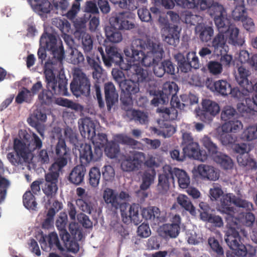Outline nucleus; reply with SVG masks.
<instances>
[{
    "instance_id": "obj_1",
    "label": "nucleus",
    "mask_w": 257,
    "mask_h": 257,
    "mask_svg": "<svg viewBox=\"0 0 257 257\" xmlns=\"http://www.w3.org/2000/svg\"><path fill=\"white\" fill-rule=\"evenodd\" d=\"M160 45L151 39H136L132 42L131 51L124 50L125 55L138 65L152 67L156 76L161 77V50Z\"/></svg>"
},
{
    "instance_id": "obj_2",
    "label": "nucleus",
    "mask_w": 257,
    "mask_h": 257,
    "mask_svg": "<svg viewBox=\"0 0 257 257\" xmlns=\"http://www.w3.org/2000/svg\"><path fill=\"white\" fill-rule=\"evenodd\" d=\"M178 90L177 85L173 81H166L162 88V103L168 102L171 98L170 108L162 107V118L163 120H174L177 118V111L176 108L184 109L185 107L190 105L196 104L198 102V97L192 93L184 94L181 95L182 103H181L176 96Z\"/></svg>"
},
{
    "instance_id": "obj_3",
    "label": "nucleus",
    "mask_w": 257,
    "mask_h": 257,
    "mask_svg": "<svg viewBox=\"0 0 257 257\" xmlns=\"http://www.w3.org/2000/svg\"><path fill=\"white\" fill-rule=\"evenodd\" d=\"M57 33L49 30L45 31L40 39V47L38 50V57L39 59L43 62L46 57V49L52 52L54 60L58 62L60 65H62V61L64 58V50L62 41L59 42L57 39Z\"/></svg>"
},
{
    "instance_id": "obj_4",
    "label": "nucleus",
    "mask_w": 257,
    "mask_h": 257,
    "mask_svg": "<svg viewBox=\"0 0 257 257\" xmlns=\"http://www.w3.org/2000/svg\"><path fill=\"white\" fill-rule=\"evenodd\" d=\"M197 9L205 10L208 9L210 16L213 21L218 32L225 33L232 25L227 16L226 11L223 6L218 3H214L213 0H199Z\"/></svg>"
},
{
    "instance_id": "obj_5",
    "label": "nucleus",
    "mask_w": 257,
    "mask_h": 257,
    "mask_svg": "<svg viewBox=\"0 0 257 257\" xmlns=\"http://www.w3.org/2000/svg\"><path fill=\"white\" fill-rule=\"evenodd\" d=\"M129 14L121 12L112 15L109 18L111 27L105 29L106 40L112 43H117L122 40V36L118 30H130L135 27V24L128 20Z\"/></svg>"
},
{
    "instance_id": "obj_6",
    "label": "nucleus",
    "mask_w": 257,
    "mask_h": 257,
    "mask_svg": "<svg viewBox=\"0 0 257 257\" xmlns=\"http://www.w3.org/2000/svg\"><path fill=\"white\" fill-rule=\"evenodd\" d=\"M54 61H47L44 67V74L46 83V87L52 89L57 95H67V80L62 76H56L54 73Z\"/></svg>"
},
{
    "instance_id": "obj_7",
    "label": "nucleus",
    "mask_w": 257,
    "mask_h": 257,
    "mask_svg": "<svg viewBox=\"0 0 257 257\" xmlns=\"http://www.w3.org/2000/svg\"><path fill=\"white\" fill-rule=\"evenodd\" d=\"M162 172V194L166 193L169 189V182H173L174 178L177 179L179 186L182 189H186L190 184V178L185 171L170 165H165Z\"/></svg>"
},
{
    "instance_id": "obj_8",
    "label": "nucleus",
    "mask_w": 257,
    "mask_h": 257,
    "mask_svg": "<svg viewBox=\"0 0 257 257\" xmlns=\"http://www.w3.org/2000/svg\"><path fill=\"white\" fill-rule=\"evenodd\" d=\"M226 226L227 229L225 231L224 239L227 245L236 255L245 256L247 249L241 241L239 229L236 228V222L234 224H232L229 219Z\"/></svg>"
},
{
    "instance_id": "obj_9",
    "label": "nucleus",
    "mask_w": 257,
    "mask_h": 257,
    "mask_svg": "<svg viewBox=\"0 0 257 257\" xmlns=\"http://www.w3.org/2000/svg\"><path fill=\"white\" fill-rule=\"evenodd\" d=\"M80 132L84 138L90 139L96 147H99L102 149L109 143L107 135L104 133H95V125L90 118H84L82 120L81 124L79 125Z\"/></svg>"
},
{
    "instance_id": "obj_10",
    "label": "nucleus",
    "mask_w": 257,
    "mask_h": 257,
    "mask_svg": "<svg viewBox=\"0 0 257 257\" xmlns=\"http://www.w3.org/2000/svg\"><path fill=\"white\" fill-rule=\"evenodd\" d=\"M201 143L207 150L209 154L213 160L224 170H231L233 167V162L231 158L218 151L217 145L214 144L211 139L207 136H204L201 139Z\"/></svg>"
},
{
    "instance_id": "obj_11",
    "label": "nucleus",
    "mask_w": 257,
    "mask_h": 257,
    "mask_svg": "<svg viewBox=\"0 0 257 257\" xmlns=\"http://www.w3.org/2000/svg\"><path fill=\"white\" fill-rule=\"evenodd\" d=\"M91 83L89 79L80 68L74 70L73 79L70 84V89L76 96H88L90 94Z\"/></svg>"
},
{
    "instance_id": "obj_12",
    "label": "nucleus",
    "mask_w": 257,
    "mask_h": 257,
    "mask_svg": "<svg viewBox=\"0 0 257 257\" xmlns=\"http://www.w3.org/2000/svg\"><path fill=\"white\" fill-rule=\"evenodd\" d=\"M117 143L110 141L104 148L106 155L110 159L116 158L120 153V147L118 143L127 145L133 149H136L140 143L135 139L123 134L117 135L115 138Z\"/></svg>"
},
{
    "instance_id": "obj_13",
    "label": "nucleus",
    "mask_w": 257,
    "mask_h": 257,
    "mask_svg": "<svg viewBox=\"0 0 257 257\" xmlns=\"http://www.w3.org/2000/svg\"><path fill=\"white\" fill-rule=\"evenodd\" d=\"M201 109H195L196 114L200 120L204 122H210L220 111L217 103L210 99H204L201 102Z\"/></svg>"
},
{
    "instance_id": "obj_14",
    "label": "nucleus",
    "mask_w": 257,
    "mask_h": 257,
    "mask_svg": "<svg viewBox=\"0 0 257 257\" xmlns=\"http://www.w3.org/2000/svg\"><path fill=\"white\" fill-rule=\"evenodd\" d=\"M106 55H102V60L106 66L110 67L112 64L118 66L121 70H127L131 66L123 62V57L114 46L105 47Z\"/></svg>"
},
{
    "instance_id": "obj_15",
    "label": "nucleus",
    "mask_w": 257,
    "mask_h": 257,
    "mask_svg": "<svg viewBox=\"0 0 257 257\" xmlns=\"http://www.w3.org/2000/svg\"><path fill=\"white\" fill-rule=\"evenodd\" d=\"M80 161L82 164L87 165L90 162L99 161L102 156V150L99 147H93L86 143L82 144L79 149Z\"/></svg>"
},
{
    "instance_id": "obj_16",
    "label": "nucleus",
    "mask_w": 257,
    "mask_h": 257,
    "mask_svg": "<svg viewBox=\"0 0 257 257\" xmlns=\"http://www.w3.org/2000/svg\"><path fill=\"white\" fill-rule=\"evenodd\" d=\"M58 174L57 173H48L45 175L46 182L42 190L49 199H52L56 194L58 190Z\"/></svg>"
},
{
    "instance_id": "obj_17",
    "label": "nucleus",
    "mask_w": 257,
    "mask_h": 257,
    "mask_svg": "<svg viewBox=\"0 0 257 257\" xmlns=\"http://www.w3.org/2000/svg\"><path fill=\"white\" fill-rule=\"evenodd\" d=\"M39 241L43 250H50L53 248H57L61 251L64 250L58 235L55 232H51L48 236L42 234Z\"/></svg>"
},
{
    "instance_id": "obj_18",
    "label": "nucleus",
    "mask_w": 257,
    "mask_h": 257,
    "mask_svg": "<svg viewBox=\"0 0 257 257\" xmlns=\"http://www.w3.org/2000/svg\"><path fill=\"white\" fill-rule=\"evenodd\" d=\"M229 219L232 224H234L235 222H236L237 229H239L238 222H240L246 226L250 227L253 225L255 221V216L254 214L250 212H242L238 215H236L234 212L231 216H228L227 217V222ZM240 231L243 235H246V232L243 229H240Z\"/></svg>"
},
{
    "instance_id": "obj_19",
    "label": "nucleus",
    "mask_w": 257,
    "mask_h": 257,
    "mask_svg": "<svg viewBox=\"0 0 257 257\" xmlns=\"http://www.w3.org/2000/svg\"><path fill=\"white\" fill-rule=\"evenodd\" d=\"M250 74V72L248 69L242 66H239L235 75V80L240 86H246L249 90L256 89L257 81H249L248 77Z\"/></svg>"
},
{
    "instance_id": "obj_20",
    "label": "nucleus",
    "mask_w": 257,
    "mask_h": 257,
    "mask_svg": "<svg viewBox=\"0 0 257 257\" xmlns=\"http://www.w3.org/2000/svg\"><path fill=\"white\" fill-rule=\"evenodd\" d=\"M183 150L184 155L190 158H192L201 162H204L207 160V156L206 153L200 150L199 146L196 142H194L190 145L183 147Z\"/></svg>"
},
{
    "instance_id": "obj_21",
    "label": "nucleus",
    "mask_w": 257,
    "mask_h": 257,
    "mask_svg": "<svg viewBox=\"0 0 257 257\" xmlns=\"http://www.w3.org/2000/svg\"><path fill=\"white\" fill-rule=\"evenodd\" d=\"M196 172L200 177L205 180L216 181L219 177V173L214 167L200 164L197 167Z\"/></svg>"
},
{
    "instance_id": "obj_22",
    "label": "nucleus",
    "mask_w": 257,
    "mask_h": 257,
    "mask_svg": "<svg viewBox=\"0 0 257 257\" xmlns=\"http://www.w3.org/2000/svg\"><path fill=\"white\" fill-rule=\"evenodd\" d=\"M105 100L108 111L118 101V95L114 85L111 82L105 83L104 86Z\"/></svg>"
},
{
    "instance_id": "obj_23",
    "label": "nucleus",
    "mask_w": 257,
    "mask_h": 257,
    "mask_svg": "<svg viewBox=\"0 0 257 257\" xmlns=\"http://www.w3.org/2000/svg\"><path fill=\"white\" fill-rule=\"evenodd\" d=\"M199 0H162V6L166 9L174 8L175 3L178 6L184 8L193 9L198 7Z\"/></svg>"
},
{
    "instance_id": "obj_24",
    "label": "nucleus",
    "mask_w": 257,
    "mask_h": 257,
    "mask_svg": "<svg viewBox=\"0 0 257 257\" xmlns=\"http://www.w3.org/2000/svg\"><path fill=\"white\" fill-rule=\"evenodd\" d=\"M103 198L106 204L115 210L120 207L121 202L119 200L118 194L113 189L107 188L103 193Z\"/></svg>"
},
{
    "instance_id": "obj_25",
    "label": "nucleus",
    "mask_w": 257,
    "mask_h": 257,
    "mask_svg": "<svg viewBox=\"0 0 257 257\" xmlns=\"http://www.w3.org/2000/svg\"><path fill=\"white\" fill-rule=\"evenodd\" d=\"M86 173V168L83 165L76 166L69 174L68 180L76 185H80L84 180Z\"/></svg>"
},
{
    "instance_id": "obj_26",
    "label": "nucleus",
    "mask_w": 257,
    "mask_h": 257,
    "mask_svg": "<svg viewBox=\"0 0 257 257\" xmlns=\"http://www.w3.org/2000/svg\"><path fill=\"white\" fill-rule=\"evenodd\" d=\"M14 150L15 153L22 157L25 162L29 161L31 150L23 140L17 138L14 139Z\"/></svg>"
},
{
    "instance_id": "obj_27",
    "label": "nucleus",
    "mask_w": 257,
    "mask_h": 257,
    "mask_svg": "<svg viewBox=\"0 0 257 257\" xmlns=\"http://www.w3.org/2000/svg\"><path fill=\"white\" fill-rule=\"evenodd\" d=\"M92 72L93 78L96 80V83L94 84V87L95 90L96 97L99 106L100 108H102L104 106V102L103 101L101 90L100 86L98 81L101 78L102 73V68L100 66H97V67L93 69Z\"/></svg>"
},
{
    "instance_id": "obj_28",
    "label": "nucleus",
    "mask_w": 257,
    "mask_h": 257,
    "mask_svg": "<svg viewBox=\"0 0 257 257\" xmlns=\"http://www.w3.org/2000/svg\"><path fill=\"white\" fill-rule=\"evenodd\" d=\"M228 42L234 46H241L245 42L244 38L239 34V30L232 25L227 31Z\"/></svg>"
},
{
    "instance_id": "obj_29",
    "label": "nucleus",
    "mask_w": 257,
    "mask_h": 257,
    "mask_svg": "<svg viewBox=\"0 0 257 257\" xmlns=\"http://www.w3.org/2000/svg\"><path fill=\"white\" fill-rule=\"evenodd\" d=\"M31 3L34 10L40 16L50 13L52 9L49 0H32Z\"/></svg>"
},
{
    "instance_id": "obj_30",
    "label": "nucleus",
    "mask_w": 257,
    "mask_h": 257,
    "mask_svg": "<svg viewBox=\"0 0 257 257\" xmlns=\"http://www.w3.org/2000/svg\"><path fill=\"white\" fill-rule=\"evenodd\" d=\"M195 32L201 42H207L213 35L214 30L212 27L199 24L195 27Z\"/></svg>"
},
{
    "instance_id": "obj_31",
    "label": "nucleus",
    "mask_w": 257,
    "mask_h": 257,
    "mask_svg": "<svg viewBox=\"0 0 257 257\" xmlns=\"http://www.w3.org/2000/svg\"><path fill=\"white\" fill-rule=\"evenodd\" d=\"M235 198L236 196L233 194L227 193L223 194L220 198V205L223 209V211L228 214V216H231L235 212L234 208L230 206L232 203L233 204V200Z\"/></svg>"
},
{
    "instance_id": "obj_32",
    "label": "nucleus",
    "mask_w": 257,
    "mask_h": 257,
    "mask_svg": "<svg viewBox=\"0 0 257 257\" xmlns=\"http://www.w3.org/2000/svg\"><path fill=\"white\" fill-rule=\"evenodd\" d=\"M223 34L219 32L212 41V46L217 55L223 54V51L226 52L227 46Z\"/></svg>"
},
{
    "instance_id": "obj_33",
    "label": "nucleus",
    "mask_w": 257,
    "mask_h": 257,
    "mask_svg": "<svg viewBox=\"0 0 257 257\" xmlns=\"http://www.w3.org/2000/svg\"><path fill=\"white\" fill-rule=\"evenodd\" d=\"M76 203L83 212L89 214H92L96 210V206L91 196L83 199H76Z\"/></svg>"
},
{
    "instance_id": "obj_34",
    "label": "nucleus",
    "mask_w": 257,
    "mask_h": 257,
    "mask_svg": "<svg viewBox=\"0 0 257 257\" xmlns=\"http://www.w3.org/2000/svg\"><path fill=\"white\" fill-rule=\"evenodd\" d=\"M180 32L178 27L174 25L169 27L168 34L165 36L164 41L170 45L176 46L179 42Z\"/></svg>"
},
{
    "instance_id": "obj_35",
    "label": "nucleus",
    "mask_w": 257,
    "mask_h": 257,
    "mask_svg": "<svg viewBox=\"0 0 257 257\" xmlns=\"http://www.w3.org/2000/svg\"><path fill=\"white\" fill-rule=\"evenodd\" d=\"M243 127L242 122L237 118H234L225 121L221 126V130L224 133H236Z\"/></svg>"
},
{
    "instance_id": "obj_36",
    "label": "nucleus",
    "mask_w": 257,
    "mask_h": 257,
    "mask_svg": "<svg viewBox=\"0 0 257 257\" xmlns=\"http://www.w3.org/2000/svg\"><path fill=\"white\" fill-rule=\"evenodd\" d=\"M127 65L131 66L130 68L127 70H134L135 73L133 74V77L137 79V83L147 81L148 78V73L146 70H145L141 67L138 66V65L133 63H127Z\"/></svg>"
},
{
    "instance_id": "obj_37",
    "label": "nucleus",
    "mask_w": 257,
    "mask_h": 257,
    "mask_svg": "<svg viewBox=\"0 0 257 257\" xmlns=\"http://www.w3.org/2000/svg\"><path fill=\"white\" fill-rule=\"evenodd\" d=\"M121 92L135 94L139 90V83L130 79H125L119 86Z\"/></svg>"
},
{
    "instance_id": "obj_38",
    "label": "nucleus",
    "mask_w": 257,
    "mask_h": 257,
    "mask_svg": "<svg viewBox=\"0 0 257 257\" xmlns=\"http://www.w3.org/2000/svg\"><path fill=\"white\" fill-rule=\"evenodd\" d=\"M240 139L243 141L250 142L257 139V124L246 127L242 131Z\"/></svg>"
},
{
    "instance_id": "obj_39",
    "label": "nucleus",
    "mask_w": 257,
    "mask_h": 257,
    "mask_svg": "<svg viewBox=\"0 0 257 257\" xmlns=\"http://www.w3.org/2000/svg\"><path fill=\"white\" fill-rule=\"evenodd\" d=\"M177 200L178 203L186 210L189 211L192 215H196V212L195 208L187 196L180 194L178 196Z\"/></svg>"
},
{
    "instance_id": "obj_40",
    "label": "nucleus",
    "mask_w": 257,
    "mask_h": 257,
    "mask_svg": "<svg viewBox=\"0 0 257 257\" xmlns=\"http://www.w3.org/2000/svg\"><path fill=\"white\" fill-rule=\"evenodd\" d=\"M155 175L156 172L154 169H150L146 170L143 176V182L140 186L141 190L145 191L149 188L153 182Z\"/></svg>"
},
{
    "instance_id": "obj_41",
    "label": "nucleus",
    "mask_w": 257,
    "mask_h": 257,
    "mask_svg": "<svg viewBox=\"0 0 257 257\" xmlns=\"http://www.w3.org/2000/svg\"><path fill=\"white\" fill-rule=\"evenodd\" d=\"M230 88V84L224 80H219L213 84L214 90L223 96L227 95L229 93Z\"/></svg>"
},
{
    "instance_id": "obj_42",
    "label": "nucleus",
    "mask_w": 257,
    "mask_h": 257,
    "mask_svg": "<svg viewBox=\"0 0 257 257\" xmlns=\"http://www.w3.org/2000/svg\"><path fill=\"white\" fill-rule=\"evenodd\" d=\"M68 163V156L57 157L54 163L51 165L50 168L49 173H57L59 176V173L62 168L65 167Z\"/></svg>"
},
{
    "instance_id": "obj_43",
    "label": "nucleus",
    "mask_w": 257,
    "mask_h": 257,
    "mask_svg": "<svg viewBox=\"0 0 257 257\" xmlns=\"http://www.w3.org/2000/svg\"><path fill=\"white\" fill-rule=\"evenodd\" d=\"M174 58L177 62L178 67L181 72L187 73L192 68L190 64L186 60V58L181 53H178L174 55Z\"/></svg>"
},
{
    "instance_id": "obj_44",
    "label": "nucleus",
    "mask_w": 257,
    "mask_h": 257,
    "mask_svg": "<svg viewBox=\"0 0 257 257\" xmlns=\"http://www.w3.org/2000/svg\"><path fill=\"white\" fill-rule=\"evenodd\" d=\"M241 90L239 89L238 88H230V91L229 94H230L231 96L238 100H242L248 98L249 93L253 92V90H249L247 89L246 86H241Z\"/></svg>"
},
{
    "instance_id": "obj_45",
    "label": "nucleus",
    "mask_w": 257,
    "mask_h": 257,
    "mask_svg": "<svg viewBox=\"0 0 257 257\" xmlns=\"http://www.w3.org/2000/svg\"><path fill=\"white\" fill-rule=\"evenodd\" d=\"M245 102L238 103L237 105L238 111L242 116L250 114L254 109L249 98H245Z\"/></svg>"
},
{
    "instance_id": "obj_46",
    "label": "nucleus",
    "mask_w": 257,
    "mask_h": 257,
    "mask_svg": "<svg viewBox=\"0 0 257 257\" xmlns=\"http://www.w3.org/2000/svg\"><path fill=\"white\" fill-rule=\"evenodd\" d=\"M101 173L99 169L96 167H92L89 172L88 183L92 187H96L100 179Z\"/></svg>"
},
{
    "instance_id": "obj_47",
    "label": "nucleus",
    "mask_w": 257,
    "mask_h": 257,
    "mask_svg": "<svg viewBox=\"0 0 257 257\" xmlns=\"http://www.w3.org/2000/svg\"><path fill=\"white\" fill-rule=\"evenodd\" d=\"M237 161L240 166L246 167V170L253 169L256 168V162L251 158H249L247 155L245 156L238 155L237 157Z\"/></svg>"
},
{
    "instance_id": "obj_48",
    "label": "nucleus",
    "mask_w": 257,
    "mask_h": 257,
    "mask_svg": "<svg viewBox=\"0 0 257 257\" xmlns=\"http://www.w3.org/2000/svg\"><path fill=\"white\" fill-rule=\"evenodd\" d=\"M81 37V43L82 48L84 53H90L93 49V40L91 36L85 32H82L80 34Z\"/></svg>"
},
{
    "instance_id": "obj_49",
    "label": "nucleus",
    "mask_w": 257,
    "mask_h": 257,
    "mask_svg": "<svg viewBox=\"0 0 257 257\" xmlns=\"http://www.w3.org/2000/svg\"><path fill=\"white\" fill-rule=\"evenodd\" d=\"M162 229L166 235L175 238L179 233L180 226L177 224H166L162 226Z\"/></svg>"
},
{
    "instance_id": "obj_50",
    "label": "nucleus",
    "mask_w": 257,
    "mask_h": 257,
    "mask_svg": "<svg viewBox=\"0 0 257 257\" xmlns=\"http://www.w3.org/2000/svg\"><path fill=\"white\" fill-rule=\"evenodd\" d=\"M132 95V94L123 92H121L120 99L122 103L121 108L127 112L132 110L133 100Z\"/></svg>"
},
{
    "instance_id": "obj_51",
    "label": "nucleus",
    "mask_w": 257,
    "mask_h": 257,
    "mask_svg": "<svg viewBox=\"0 0 257 257\" xmlns=\"http://www.w3.org/2000/svg\"><path fill=\"white\" fill-rule=\"evenodd\" d=\"M120 166L121 169L126 172L133 171L138 169L139 167L130 156H124V159L122 160Z\"/></svg>"
},
{
    "instance_id": "obj_52",
    "label": "nucleus",
    "mask_w": 257,
    "mask_h": 257,
    "mask_svg": "<svg viewBox=\"0 0 257 257\" xmlns=\"http://www.w3.org/2000/svg\"><path fill=\"white\" fill-rule=\"evenodd\" d=\"M114 5H117L121 9L134 11L137 9L138 6L135 0H109Z\"/></svg>"
},
{
    "instance_id": "obj_53",
    "label": "nucleus",
    "mask_w": 257,
    "mask_h": 257,
    "mask_svg": "<svg viewBox=\"0 0 257 257\" xmlns=\"http://www.w3.org/2000/svg\"><path fill=\"white\" fill-rule=\"evenodd\" d=\"M23 204L27 209H35L37 206L35 197L30 191H26L23 195Z\"/></svg>"
},
{
    "instance_id": "obj_54",
    "label": "nucleus",
    "mask_w": 257,
    "mask_h": 257,
    "mask_svg": "<svg viewBox=\"0 0 257 257\" xmlns=\"http://www.w3.org/2000/svg\"><path fill=\"white\" fill-rule=\"evenodd\" d=\"M56 95L52 89H43L38 98L42 104L49 105L53 102V96Z\"/></svg>"
},
{
    "instance_id": "obj_55",
    "label": "nucleus",
    "mask_w": 257,
    "mask_h": 257,
    "mask_svg": "<svg viewBox=\"0 0 257 257\" xmlns=\"http://www.w3.org/2000/svg\"><path fill=\"white\" fill-rule=\"evenodd\" d=\"M64 136L66 141L74 146L75 148L78 147L77 135L71 127H67L64 129Z\"/></svg>"
},
{
    "instance_id": "obj_56",
    "label": "nucleus",
    "mask_w": 257,
    "mask_h": 257,
    "mask_svg": "<svg viewBox=\"0 0 257 257\" xmlns=\"http://www.w3.org/2000/svg\"><path fill=\"white\" fill-rule=\"evenodd\" d=\"M69 60L71 63L74 65H83L84 57L82 53L77 49H72L69 56Z\"/></svg>"
},
{
    "instance_id": "obj_57",
    "label": "nucleus",
    "mask_w": 257,
    "mask_h": 257,
    "mask_svg": "<svg viewBox=\"0 0 257 257\" xmlns=\"http://www.w3.org/2000/svg\"><path fill=\"white\" fill-rule=\"evenodd\" d=\"M184 21L186 24H190L192 25H195L196 24L199 25L202 21V17L193 14L189 11H186L184 13Z\"/></svg>"
},
{
    "instance_id": "obj_58",
    "label": "nucleus",
    "mask_w": 257,
    "mask_h": 257,
    "mask_svg": "<svg viewBox=\"0 0 257 257\" xmlns=\"http://www.w3.org/2000/svg\"><path fill=\"white\" fill-rule=\"evenodd\" d=\"M68 151L65 140L60 138L55 149L56 157L68 156Z\"/></svg>"
},
{
    "instance_id": "obj_59",
    "label": "nucleus",
    "mask_w": 257,
    "mask_h": 257,
    "mask_svg": "<svg viewBox=\"0 0 257 257\" xmlns=\"http://www.w3.org/2000/svg\"><path fill=\"white\" fill-rule=\"evenodd\" d=\"M133 118L136 121H139L142 124H145L148 123L149 118L147 113L140 110L132 109L130 111Z\"/></svg>"
},
{
    "instance_id": "obj_60",
    "label": "nucleus",
    "mask_w": 257,
    "mask_h": 257,
    "mask_svg": "<svg viewBox=\"0 0 257 257\" xmlns=\"http://www.w3.org/2000/svg\"><path fill=\"white\" fill-rule=\"evenodd\" d=\"M10 185L9 181L5 177L0 176V204L5 201L7 190Z\"/></svg>"
},
{
    "instance_id": "obj_61",
    "label": "nucleus",
    "mask_w": 257,
    "mask_h": 257,
    "mask_svg": "<svg viewBox=\"0 0 257 257\" xmlns=\"http://www.w3.org/2000/svg\"><path fill=\"white\" fill-rule=\"evenodd\" d=\"M152 4L150 11L152 14V20L156 19L161 24V0H152Z\"/></svg>"
},
{
    "instance_id": "obj_62",
    "label": "nucleus",
    "mask_w": 257,
    "mask_h": 257,
    "mask_svg": "<svg viewBox=\"0 0 257 257\" xmlns=\"http://www.w3.org/2000/svg\"><path fill=\"white\" fill-rule=\"evenodd\" d=\"M158 210H159V208L156 207L144 208L142 211V216L146 220H154L156 217L158 220L159 218L158 216Z\"/></svg>"
},
{
    "instance_id": "obj_63",
    "label": "nucleus",
    "mask_w": 257,
    "mask_h": 257,
    "mask_svg": "<svg viewBox=\"0 0 257 257\" xmlns=\"http://www.w3.org/2000/svg\"><path fill=\"white\" fill-rule=\"evenodd\" d=\"M236 114L234 108L230 106L224 107L221 112V119L225 121L235 118L234 117Z\"/></svg>"
},
{
    "instance_id": "obj_64",
    "label": "nucleus",
    "mask_w": 257,
    "mask_h": 257,
    "mask_svg": "<svg viewBox=\"0 0 257 257\" xmlns=\"http://www.w3.org/2000/svg\"><path fill=\"white\" fill-rule=\"evenodd\" d=\"M208 243L212 250L216 253L217 257H224L223 248L217 239L214 237H210L208 239Z\"/></svg>"
}]
</instances>
